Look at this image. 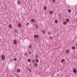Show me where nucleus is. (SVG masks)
<instances>
[{"label": "nucleus", "mask_w": 77, "mask_h": 77, "mask_svg": "<svg viewBox=\"0 0 77 77\" xmlns=\"http://www.w3.org/2000/svg\"><path fill=\"white\" fill-rule=\"evenodd\" d=\"M1 57L2 60H5V56L3 54L2 55Z\"/></svg>", "instance_id": "1"}, {"label": "nucleus", "mask_w": 77, "mask_h": 77, "mask_svg": "<svg viewBox=\"0 0 77 77\" xmlns=\"http://www.w3.org/2000/svg\"><path fill=\"white\" fill-rule=\"evenodd\" d=\"M13 42L14 44L15 45H17V41L16 40H14Z\"/></svg>", "instance_id": "2"}, {"label": "nucleus", "mask_w": 77, "mask_h": 77, "mask_svg": "<svg viewBox=\"0 0 77 77\" xmlns=\"http://www.w3.org/2000/svg\"><path fill=\"white\" fill-rule=\"evenodd\" d=\"M73 72L74 73H77V69L75 68H74L73 70Z\"/></svg>", "instance_id": "3"}, {"label": "nucleus", "mask_w": 77, "mask_h": 77, "mask_svg": "<svg viewBox=\"0 0 77 77\" xmlns=\"http://www.w3.org/2000/svg\"><path fill=\"white\" fill-rule=\"evenodd\" d=\"M17 26L18 27H20L21 26V23H19V24H17Z\"/></svg>", "instance_id": "4"}, {"label": "nucleus", "mask_w": 77, "mask_h": 77, "mask_svg": "<svg viewBox=\"0 0 77 77\" xmlns=\"http://www.w3.org/2000/svg\"><path fill=\"white\" fill-rule=\"evenodd\" d=\"M34 37L35 38H38V37H39V36L38 35H34Z\"/></svg>", "instance_id": "5"}, {"label": "nucleus", "mask_w": 77, "mask_h": 77, "mask_svg": "<svg viewBox=\"0 0 77 77\" xmlns=\"http://www.w3.org/2000/svg\"><path fill=\"white\" fill-rule=\"evenodd\" d=\"M21 71V70H20L19 69H17V72H20Z\"/></svg>", "instance_id": "6"}, {"label": "nucleus", "mask_w": 77, "mask_h": 77, "mask_svg": "<svg viewBox=\"0 0 77 77\" xmlns=\"http://www.w3.org/2000/svg\"><path fill=\"white\" fill-rule=\"evenodd\" d=\"M17 3L18 5H20V4H21V2H20V1H18L17 2Z\"/></svg>", "instance_id": "7"}, {"label": "nucleus", "mask_w": 77, "mask_h": 77, "mask_svg": "<svg viewBox=\"0 0 77 77\" xmlns=\"http://www.w3.org/2000/svg\"><path fill=\"white\" fill-rule=\"evenodd\" d=\"M35 62H37V63H38L39 62V60L38 59H35Z\"/></svg>", "instance_id": "8"}, {"label": "nucleus", "mask_w": 77, "mask_h": 77, "mask_svg": "<svg viewBox=\"0 0 77 77\" xmlns=\"http://www.w3.org/2000/svg\"><path fill=\"white\" fill-rule=\"evenodd\" d=\"M44 8L45 9V11H46V10L47 9V7H46V6L44 5Z\"/></svg>", "instance_id": "9"}, {"label": "nucleus", "mask_w": 77, "mask_h": 77, "mask_svg": "<svg viewBox=\"0 0 77 77\" xmlns=\"http://www.w3.org/2000/svg\"><path fill=\"white\" fill-rule=\"evenodd\" d=\"M66 52L67 53H68L69 52V51L68 50H67L66 51Z\"/></svg>", "instance_id": "10"}, {"label": "nucleus", "mask_w": 77, "mask_h": 77, "mask_svg": "<svg viewBox=\"0 0 77 77\" xmlns=\"http://www.w3.org/2000/svg\"><path fill=\"white\" fill-rule=\"evenodd\" d=\"M35 19H32L31 20V21L33 23H34V22H35Z\"/></svg>", "instance_id": "11"}, {"label": "nucleus", "mask_w": 77, "mask_h": 77, "mask_svg": "<svg viewBox=\"0 0 77 77\" xmlns=\"http://www.w3.org/2000/svg\"><path fill=\"white\" fill-rule=\"evenodd\" d=\"M34 66L36 67V66H38V64L37 63H35V64H34Z\"/></svg>", "instance_id": "12"}, {"label": "nucleus", "mask_w": 77, "mask_h": 77, "mask_svg": "<svg viewBox=\"0 0 77 77\" xmlns=\"http://www.w3.org/2000/svg\"><path fill=\"white\" fill-rule=\"evenodd\" d=\"M68 12H69V13H71V10L70 9L68 10Z\"/></svg>", "instance_id": "13"}, {"label": "nucleus", "mask_w": 77, "mask_h": 77, "mask_svg": "<svg viewBox=\"0 0 77 77\" xmlns=\"http://www.w3.org/2000/svg\"><path fill=\"white\" fill-rule=\"evenodd\" d=\"M9 27L10 29H11L12 28V25L11 24H10L9 26Z\"/></svg>", "instance_id": "14"}, {"label": "nucleus", "mask_w": 77, "mask_h": 77, "mask_svg": "<svg viewBox=\"0 0 77 77\" xmlns=\"http://www.w3.org/2000/svg\"><path fill=\"white\" fill-rule=\"evenodd\" d=\"M63 24L64 25H66V24H67V23L66 22H63Z\"/></svg>", "instance_id": "15"}, {"label": "nucleus", "mask_w": 77, "mask_h": 77, "mask_svg": "<svg viewBox=\"0 0 77 77\" xmlns=\"http://www.w3.org/2000/svg\"><path fill=\"white\" fill-rule=\"evenodd\" d=\"M35 58H38V55L37 54L35 55Z\"/></svg>", "instance_id": "16"}, {"label": "nucleus", "mask_w": 77, "mask_h": 77, "mask_svg": "<svg viewBox=\"0 0 77 77\" xmlns=\"http://www.w3.org/2000/svg\"><path fill=\"white\" fill-rule=\"evenodd\" d=\"M75 48L74 46H73L72 47V50H74V49H75Z\"/></svg>", "instance_id": "17"}, {"label": "nucleus", "mask_w": 77, "mask_h": 77, "mask_svg": "<svg viewBox=\"0 0 77 77\" xmlns=\"http://www.w3.org/2000/svg\"><path fill=\"white\" fill-rule=\"evenodd\" d=\"M65 61V59H63L61 60V62H63Z\"/></svg>", "instance_id": "18"}, {"label": "nucleus", "mask_w": 77, "mask_h": 77, "mask_svg": "<svg viewBox=\"0 0 77 77\" xmlns=\"http://www.w3.org/2000/svg\"><path fill=\"white\" fill-rule=\"evenodd\" d=\"M50 14H53V11H51L50 12Z\"/></svg>", "instance_id": "19"}, {"label": "nucleus", "mask_w": 77, "mask_h": 77, "mask_svg": "<svg viewBox=\"0 0 77 77\" xmlns=\"http://www.w3.org/2000/svg\"><path fill=\"white\" fill-rule=\"evenodd\" d=\"M25 56H27V53L26 52L25 53Z\"/></svg>", "instance_id": "20"}, {"label": "nucleus", "mask_w": 77, "mask_h": 77, "mask_svg": "<svg viewBox=\"0 0 77 77\" xmlns=\"http://www.w3.org/2000/svg\"><path fill=\"white\" fill-rule=\"evenodd\" d=\"M27 61L29 62H30V61H31V60L30 59H28L27 60Z\"/></svg>", "instance_id": "21"}, {"label": "nucleus", "mask_w": 77, "mask_h": 77, "mask_svg": "<svg viewBox=\"0 0 77 77\" xmlns=\"http://www.w3.org/2000/svg\"><path fill=\"white\" fill-rule=\"evenodd\" d=\"M55 23H58V22L57 21V20H55Z\"/></svg>", "instance_id": "22"}, {"label": "nucleus", "mask_w": 77, "mask_h": 77, "mask_svg": "<svg viewBox=\"0 0 77 77\" xmlns=\"http://www.w3.org/2000/svg\"><path fill=\"white\" fill-rule=\"evenodd\" d=\"M14 31L16 32V33H17V32H18V30H17L15 29L14 30Z\"/></svg>", "instance_id": "23"}, {"label": "nucleus", "mask_w": 77, "mask_h": 77, "mask_svg": "<svg viewBox=\"0 0 77 77\" xmlns=\"http://www.w3.org/2000/svg\"><path fill=\"white\" fill-rule=\"evenodd\" d=\"M69 21V19H66V21H67V22Z\"/></svg>", "instance_id": "24"}, {"label": "nucleus", "mask_w": 77, "mask_h": 77, "mask_svg": "<svg viewBox=\"0 0 77 77\" xmlns=\"http://www.w3.org/2000/svg\"><path fill=\"white\" fill-rule=\"evenodd\" d=\"M29 48H32V45H29Z\"/></svg>", "instance_id": "25"}, {"label": "nucleus", "mask_w": 77, "mask_h": 77, "mask_svg": "<svg viewBox=\"0 0 77 77\" xmlns=\"http://www.w3.org/2000/svg\"><path fill=\"white\" fill-rule=\"evenodd\" d=\"M30 68H26V70H29V69Z\"/></svg>", "instance_id": "26"}, {"label": "nucleus", "mask_w": 77, "mask_h": 77, "mask_svg": "<svg viewBox=\"0 0 77 77\" xmlns=\"http://www.w3.org/2000/svg\"><path fill=\"white\" fill-rule=\"evenodd\" d=\"M28 24H29V22H27L26 24V26H28Z\"/></svg>", "instance_id": "27"}, {"label": "nucleus", "mask_w": 77, "mask_h": 77, "mask_svg": "<svg viewBox=\"0 0 77 77\" xmlns=\"http://www.w3.org/2000/svg\"><path fill=\"white\" fill-rule=\"evenodd\" d=\"M53 0V2H54V3H55V2H56V0Z\"/></svg>", "instance_id": "28"}, {"label": "nucleus", "mask_w": 77, "mask_h": 77, "mask_svg": "<svg viewBox=\"0 0 77 77\" xmlns=\"http://www.w3.org/2000/svg\"><path fill=\"white\" fill-rule=\"evenodd\" d=\"M29 71H30V72H32V71L31 70V69H30V68H29Z\"/></svg>", "instance_id": "29"}, {"label": "nucleus", "mask_w": 77, "mask_h": 77, "mask_svg": "<svg viewBox=\"0 0 77 77\" xmlns=\"http://www.w3.org/2000/svg\"><path fill=\"white\" fill-rule=\"evenodd\" d=\"M42 32L43 33H45V31L44 30L42 31Z\"/></svg>", "instance_id": "30"}, {"label": "nucleus", "mask_w": 77, "mask_h": 77, "mask_svg": "<svg viewBox=\"0 0 77 77\" xmlns=\"http://www.w3.org/2000/svg\"><path fill=\"white\" fill-rule=\"evenodd\" d=\"M35 27H36V28H38V25L36 24L35 25Z\"/></svg>", "instance_id": "31"}, {"label": "nucleus", "mask_w": 77, "mask_h": 77, "mask_svg": "<svg viewBox=\"0 0 77 77\" xmlns=\"http://www.w3.org/2000/svg\"><path fill=\"white\" fill-rule=\"evenodd\" d=\"M14 61H17V59L15 58V59H14Z\"/></svg>", "instance_id": "32"}, {"label": "nucleus", "mask_w": 77, "mask_h": 77, "mask_svg": "<svg viewBox=\"0 0 77 77\" xmlns=\"http://www.w3.org/2000/svg\"><path fill=\"white\" fill-rule=\"evenodd\" d=\"M52 39V37L50 36V39Z\"/></svg>", "instance_id": "33"}, {"label": "nucleus", "mask_w": 77, "mask_h": 77, "mask_svg": "<svg viewBox=\"0 0 77 77\" xmlns=\"http://www.w3.org/2000/svg\"><path fill=\"white\" fill-rule=\"evenodd\" d=\"M32 62H33V63H35V61L34 60H32Z\"/></svg>", "instance_id": "34"}, {"label": "nucleus", "mask_w": 77, "mask_h": 77, "mask_svg": "<svg viewBox=\"0 0 77 77\" xmlns=\"http://www.w3.org/2000/svg\"><path fill=\"white\" fill-rule=\"evenodd\" d=\"M48 35H50V32H49L48 33Z\"/></svg>", "instance_id": "35"}, {"label": "nucleus", "mask_w": 77, "mask_h": 77, "mask_svg": "<svg viewBox=\"0 0 77 77\" xmlns=\"http://www.w3.org/2000/svg\"><path fill=\"white\" fill-rule=\"evenodd\" d=\"M29 54H31V52H30V51L29 52Z\"/></svg>", "instance_id": "36"}]
</instances>
